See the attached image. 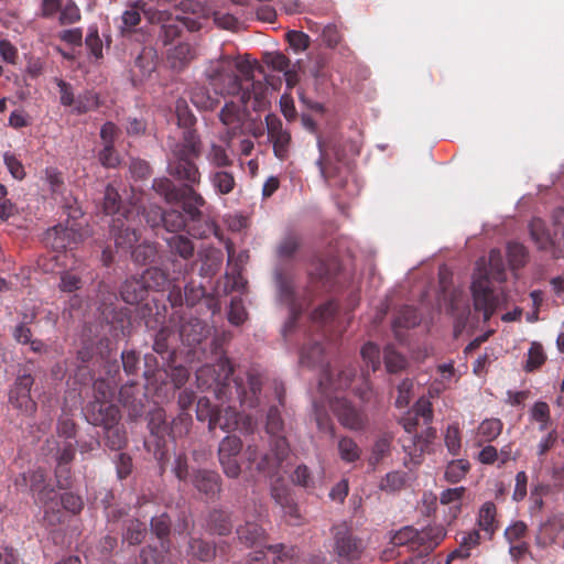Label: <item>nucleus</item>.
I'll return each mask as SVG.
<instances>
[{
    "label": "nucleus",
    "mask_w": 564,
    "mask_h": 564,
    "mask_svg": "<svg viewBox=\"0 0 564 564\" xmlns=\"http://www.w3.org/2000/svg\"><path fill=\"white\" fill-rule=\"evenodd\" d=\"M236 532L238 539L246 545L257 543L263 534L262 528L253 521H247L243 525H239Z\"/></svg>",
    "instance_id": "34"
},
{
    "label": "nucleus",
    "mask_w": 564,
    "mask_h": 564,
    "mask_svg": "<svg viewBox=\"0 0 564 564\" xmlns=\"http://www.w3.org/2000/svg\"><path fill=\"white\" fill-rule=\"evenodd\" d=\"M267 130L268 138L273 144L274 155L279 160H285L289 155V149L291 143L290 132L283 128L281 120L275 117L267 116Z\"/></svg>",
    "instance_id": "15"
},
{
    "label": "nucleus",
    "mask_w": 564,
    "mask_h": 564,
    "mask_svg": "<svg viewBox=\"0 0 564 564\" xmlns=\"http://www.w3.org/2000/svg\"><path fill=\"white\" fill-rule=\"evenodd\" d=\"M274 282L278 300L290 311V321L285 326H291L295 317L307 306L308 301L294 286L293 274L289 270L278 268L274 272Z\"/></svg>",
    "instance_id": "7"
},
{
    "label": "nucleus",
    "mask_w": 564,
    "mask_h": 564,
    "mask_svg": "<svg viewBox=\"0 0 564 564\" xmlns=\"http://www.w3.org/2000/svg\"><path fill=\"white\" fill-rule=\"evenodd\" d=\"M361 357L371 371H376L380 367V351L376 344H365L361 348Z\"/></svg>",
    "instance_id": "56"
},
{
    "label": "nucleus",
    "mask_w": 564,
    "mask_h": 564,
    "mask_svg": "<svg viewBox=\"0 0 564 564\" xmlns=\"http://www.w3.org/2000/svg\"><path fill=\"white\" fill-rule=\"evenodd\" d=\"M530 417L532 421L539 423V430H547L551 423L550 406L546 402L538 401L530 410Z\"/></svg>",
    "instance_id": "41"
},
{
    "label": "nucleus",
    "mask_w": 564,
    "mask_h": 564,
    "mask_svg": "<svg viewBox=\"0 0 564 564\" xmlns=\"http://www.w3.org/2000/svg\"><path fill=\"white\" fill-rule=\"evenodd\" d=\"M300 246V239L295 234H286L278 245L276 252L281 259L291 258Z\"/></svg>",
    "instance_id": "46"
},
{
    "label": "nucleus",
    "mask_w": 564,
    "mask_h": 564,
    "mask_svg": "<svg viewBox=\"0 0 564 564\" xmlns=\"http://www.w3.org/2000/svg\"><path fill=\"white\" fill-rule=\"evenodd\" d=\"M490 279L499 283L507 280L506 264L500 250L492 249L488 258V268L485 259L476 263L471 281L474 308L481 312L484 321H489L496 310L507 301L503 292L495 294L490 286Z\"/></svg>",
    "instance_id": "2"
},
{
    "label": "nucleus",
    "mask_w": 564,
    "mask_h": 564,
    "mask_svg": "<svg viewBox=\"0 0 564 564\" xmlns=\"http://www.w3.org/2000/svg\"><path fill=\"white\" fill-rule=\"evenodd\" d=\"M256 421L249 414H240L234 408L226 406L213 413L209 419V429L219 426L223 431H239L242 434H250L256 429Z\"/></svg>",
    "instance_id": "10"
},
{
    "label": "nucleus",
    "mask_w": 564,
    "mask_h": 564,
    "mask_svg": "<svg viewBox=\"0 0 564 564\" xmlns=\"http://www.w3.org/2000/svg\"><path fill=\"white\" fill-rule=\"evenodd\" d=\"M33 382L34 380L31 375H19L9 391V402L25 415H33L36 411V403L30 393Z\"/></svg>",
    "instance_id": "12"
},
{
    "label": "nucleus",
    "mask_w": 564,
    "mask_h": 564,
    "mask_svg": "<svg viewBox=\"0 0 564 564\" xmlns=\"http://www.w3.org/2000/svg\"><path fill=\"white\" fill-rule=\"evenodd\" d=\"M273 564H294L297 550L292 545L275 544L268 547Z\"/></svg>",
    "instance_id": "29"
},
{
    "label": "nucleus",
    "mask_w": 564,
    "mask_h": 564,
    "mask_svg": "<svg viewBox=\"0 0 564 564\" xmlns=\"http://www.w3.org/2000/svg\"><path fill=\"white\" fill-rule=\"evenodd\" d=\"M384 362L389 372H398L406 365L405 358L397 352L392 346H387L384 348Z\"/></svg>",
    "instance_id": "50"
},
{
    "label": "nucleus",
    "mask_w": 564,
    "mask_h": 564,
    "mask_svg": "<svg viewBox=\"0 0 564 564\" xmlns=\"http://www.w3.org/2000/svg\"><path fill=\"white\" fill-rule=\"evenodd\" d=\"M247 313L242 300L238 296L231 299L228 312V319L234 325H240L245 322Z\"/></svg>",
    "instance_id": "58"
},
{
    "label": "nucleus",
    "mask_w": 564,
    "mask_h": 564,
    "mask_svg": "<svg viewBox=\"0 0 564 564\" xmlns=\"http://www.w3.org/2000/svg\"><path fill=\"white\" fill-rule=\"evenodd\" d=\"M166 243L172 253L187 260L194 254V245L191 239L182 235H173L166 238Z\"/></svg>",
    "instance_id": "30"
},
{
    "label": "nucleus",
    "mask_w": 564,
    "mask_h": 564,
    "mask_svg": "<svg viewBox=\"0 0 564 564\" xmlns=\"http://www.w3.org/2000/svg\"><path fill=\"white\" fill-rule=\"evenodd\" d=\"M470 469V464L466 459H456L448 463L446 466L444 478L451 484L459 482L465 478Z\"/></svg>",
    "instance_id": "36"
},
{
    "label": "nucleus",
    "mask_w": 564,
    "mask_h": 564,
    "mask_svg": "<svg viewBox=\"0 0 564 564\" xmlns=\"http://www.w3.org/2000/svg\"><path fill=\"white\" fill-rule=\"evenodd\" d=\"M497 508L494 502H485L478 513V527L482 530L487 539H491L498 529V522L496 520Z\"/></svg>",
    "instance_id": "21"
},
{
    "label": "nucleus",
    "mask_w": 564,
    "mask_h": 564,
    "mask_svg": "<svg viewBox=\"0 0 564 564\" xmlns=\"http://www.w3.org/2000/svg\"><path fill=\"white\" fill-rule=\"evenodd\" d=\"M300 364L310 368L319 367L323 370V378L318 382L322 393H326V390L348 388L351 383V377L355 376L352 369H346L338 373V378L335 381L332 380L328 376V370L324 368L323 348L318 343L302 349Z\"/></svg>",
    "instance_id": "6"
},
{
    "label": "nucleus",
    "mask_w": 564,
    "mask_h": 564,
    "mask_svg": "<svg viewBox=\"0 0 564 564\" xmlns=\"http://www.w3.org/2000/svg\"><path fill=\"white\" fill-rule=\"evenodd\" d=\"M241 448L242 442L239 437L235 435L226 436L219 444L218 456H238V454L241 452Z\"/></svg>",
    "instance_id": "52"
},
{
    "label": "nucleus",
    "mask_w": 564,
    "mask_h": 564,
    "mask_svg": "<svg viewBox=\"0 0 564 564\" xmlns=\"http://www.w3.org/2000/svg\"><path fill=\"white\" fill-rule=\"evenodd\" d=\"M235 69L246 77L251 74V66L248 62L221 54L218 58L208 62L205 75L214 90L220 95L241 94L240 100L245 105L249 100V93L241 90V80L235 74Z\"/></svg>",
    "instance_id": "4"
},
{
    "label": "nucleus",
    "mask_w": 564,
    "mask_h": 564,
    "mask_svg": "<svg viewBox=\"0 0 564 564\" xmlns=\"http://www.w3.org/2000/svg\"><path fill=\"white\" fill-rule=\"evenodd\" d=\"M181 192L177 203H182L183 212L191 220H199L203 215L202 208L206 205L205 198L189 185H183Z\"/></svg>",
    "instance_id": "19"
},
{
    "label": "nucleus",
    "mask_w": 564,
    "mask_h": 564,
    "mask_svg": "<svg viewBox=\"0 0 564 564\" xmlns=\"http://www.w3.org/2000/svg\"><path fill=\"white\" fill-rule=\"evenodd\" d=\"M333 390H326V393H322L329 408L337 415L343 426L349 430H361L367 422V419L362 412L351 406L350 403L339 397H332Z\"/></svg>",
    "instance_id": "11"
},
{
    "label": "nucleus",
    "mask_w": 564,
    "mask_h": 564,
    "mask_svg": "<svg viewBox=\"0 0 564 564\" xmlns=\"http://www.w3.org/2000/svg\"><path fill=\"white\" fill-rule=\"evenodd\" d=\"M234 383L242 405L254 408L259 404V394L262 386L260 373L256 371H249L246 376V382L242 379H235Z\"/></svg>",
    "instance_id": "14"
},
{
    "label": "nucleus",
    "mask_w": 564,
    "mask_h": 564,
    "mask_svg": "<svg viewBox=\"0 0 564 564\" xmlns=\"http://www.w3.org/2000/svg\"><path fill=\"white\" fill-rule=\"evenodd\" d=\"M446 536V531L442 525H431L417 530L416 545L422 552L433 551Z\"/></svg>",
    "instance_id": "20"
},
{
    "label": "nucleus",
    "mask_w": 564,
    "mask_h": 564,
    "mask_svg": "<svg viewBox=\"0 0 564 564\" xmlns=\"http://www.w3.org/2000/svg\"><path fill=\"white\" fill-rule=\"evenodd\" d=\"M194 486L206 495H214L219 490L218 475L214 471L199 470L193 477Z\"/></svg>",
    "instance_id": "27"
},
{
    "label": "nucleus",
    "mask_w": 564,
    "mask_h": 564,
    "mask_svg": "<svg viewBox=\"0 0 564 564\" xmlns=\"http://www.w3.org/2000/svg\"><path fill=\"white\" fill-rule=\"evenodd\" d=\"M210 525L212 529L219 535H226L230 532L231 529L228 516L218 511L210 516Z\"/></svg>",
    "instance_id": "62"
},
{
    "label": "nucleus",
    "mask_w": 564,
    "mask_h": 564,
    "mask_svg": "<svg viewBox=\"0 0 564 564\" xmlns=\"http://www.w3.org/2000/svg\"><path fill=\"white\" fill-rule=\"evenodd\" d=\"M414 383L410 379H404L398 386V395L395 399V406L399 409H405L409 406L410 401L413 397Z\"/></svg>",
    "instance_id": "53"
},
{
    "label": "nucleus",
    "mask_w": 564,
    "mask_h": 564,
    "mask_svg": "<svg viewBox=\"0 0 564 564\" xmlns=\"http://www.w3.org/2000/svg\"><path fill=\"white\" fill-rule=\"evenodd\" d=\"M207 160L210 164L217 167H226L231 165V160L227 154L226 148L219 144L213 143L207 154Z\"/></svg>",
    "instance_id": "51"
},
{
    "label": "nucleus",
    "mask_w": 564,
    "mask_h": 564,
    "mask_svg": "<svg viewBox=\"0 0 564 564\" xmlns=\"http://www.w3.org/2000/svg\"><path fill=\"white\" fill-rule=\"evenodd\" d=\"M332 532L334 539L333 553L336 555L337 562L339 564H355L362 553L361 540L352 534L351 528L346 522L335 524Z\"/></svg>",
    "instance_id": "8"
},
{
    "label": "nucleus",
    "mask_w": 564,
    "mask_h": 564,
    "mask_svg": "<svg viewBox=\"0 0 564 564\" xmlns=\"http://www.w3.org/2000/svg\"><path fill=\"white\" fill-rule=\"evenodd\" d=\"M87 415L94 425L108 427L116 425L119 421V410L106 401L96 399L87 406Z\"/></svg>",
    "instance_id": "16"
},
{
    "label": "nucleus",
    "mask_w": 564,
    "mask_h": 564,
    "mask_svg": "<svg viewBox=\"0 0 564 564\" xmlns=\"http://www.w3.org/2000/svg\"><path fill=\"white\" fill-rule=\"evenodd\" d=\"M104 209L108 215L117 214L120 209L119 194L117 189L110 185H108L105 191Z\"/></svg>",
    "instance_id": "60"
},
{
    "label": "nucleus",
    "mask_w": 564,
    "mask_h": 564,
    "mask_svg": "<svg viewBox=\"0 0 564 564\" xmlns=\"http://www.w3.org/2000/svg\"><path fill=\"white\" fill-rule=\"evenodd\" d=\"M156 254V247L154 243L144 242L137 246L132 250V257L137 262H150L153 261Z\"/></svg>",
    "instance_id": "59"
},
{
    "label": "nucleus",
    "mask_w": 564,
    "mask_h": 564,
    "mask_svg": "<svg viewBox=\"0 0 564 564\" xmlns=\"http://www.w3.org/2000/svg\"><path fill=\"white\" fill-rule=\"evenodd\" d=\"M546 359L543 347L540 343L533 341L528 351V360L524 369L529 372L541 367Z\"/></svg>",
    "instance_id": "45"
},
{
    "label": "nucleus",
    "mask_w": 564,
    "mask_h": 564,
    "mask_svg": "<svg viewBox=\"0 0 564 564\" xmlns=\"http://www.w3.org/2000/svg\"><path fill=\"white\" fill-rule=\"evenodd\" d=\"M405 484V474L400 471L388 473L380 482V488L386 491L400 490Z\"/></svg>",
    "instance_id": "57"
},
{
    "label": "nucleus",
    "mask_w": 564,
    "mask_h": 564,
    "mask_svg": "<svg viewBox=\"0 0 564 564\" xmlns=\"http://www.w3.org/2000/svg\"><path fill=\"white\" fill-rule=\"evenodd\" d=\"M293 481L305 488H316L323 481V470H319L317 477H314L305 465H300L294 470Z\"/></svg>",
    "instance_id": "37"
},
{
    "label": "nucleus",
    "mask_w": 564,
    "mask_h": 564,
    "mask_svg": "<svg viewBox=\"0 0 564 564\" xmlns=\"http://www.w3.org/2000/svg\"><path fill=\"white\" fill-rule=\"evenodd\" d=\"M192 156H196L193 147L187 144L176 145L173 151V158L169 162L167 170L172 176L184 182V185L193 187L199 184L200 172L193 162Z\"/></svg>",
    "instance_id": "9"
},
{
    "label": "nucleus",
    "mask_w": 564,
    "mask_h": 564,
    "mask_svg": "<svg viewBox=\"0 0 564 564\" xmlns=\"http://www.w3.org/2000/svg\"><path fill=\"white\" fill-rule=\"evenodd\" d=\"M507 257L510 268L516 271L524 267L528 261L527 248L521 243L510 242L507 246Z\"/></svg>",
    "instance_id": "38"
},
{
    "label": "nucleus",
    "mask_w": 564,
    "mask_h": 564,
    "mask_svg": "<svg viewBox=\"0 0 564 564\" xmlns=\"http://www.w3.org/2000/svg\"><path fill=\"white\" fill-rule=\"evenodd\" d=\"M80 224L75 221L67 224L66 226L57 225L48 229L45 235L46 243L55 250L72 249L84 238V234L80 231Z\"/></svg>",
    "instance_id": "13"
},
{
    "label": "nucleus",
    "mask_w": 564,
    "mask_h": 564,
    "mask_svg": "<svg viewBox=\"0 0 564 564\" xmlns=\"http://www.w3.org/2000/svg\"><path fill=\"white\" fill-rule=\"evenodd\" d=\"M45 480V475L42 470L33 471L31 475V489L36 492L37 500L45 506V517H47L50 507L48 502L53 501L56 498V492L52 488H47L46 486H42Z\"/></svg>",
    "instance_id": "23"
},
{
    "label": "nucleus",
    "mask_w": 564,
    "mask_h": 564,
    "mask_svg": "<svg viewBox=\"0 0 564 564\" xmlns=\"http://www.w3.org/2000/svg\"><path fill=\"white\" fill-rule=\"evenodd\" d=\"M135 66L143 76L150 75L156 66L155 51L151 47H144L135 59Z\"/></svg>",
    "instance_id": "43"
},
{
    "label": "nucleus",
    "mask_w": 564,
    "mask_h": 564,
    "mask_svg": "<svg viewBox=\"0 0 564 564\" xmlns=\"http://www.w3.org/2000/svg\"><path fill=\"white\" fill-rule=\"evenodd\" d=\"M170 545L161 541V551L148 546L141 551V564H165Z\"/></svg>",
    "instance_id": "39"
},
{
    "label": "nucleus",
    "mask_w": 564,
    "mask_h": 564,
    "mask_svg": "<svg viewBox=\"0 0 564 564\" xmlns=\"http://www.w3.org/2000/svg\"><path fill=\"white\" fill-rule=\"evenodd\" d=\"M465 487L460 486L445 489L440 495V501L442 505H453L452 510H454V518L460 511V500L465 494Z\"/></svg>",
    "instance_id": "42"
},
{
    "label": "nucleus",
    "mask_w": 564,
    "mask_h": 564,
    "mask_svg": "<svg viewBox=\"0 0 564 564\" xmlns=\"http://www.w3.org/2000/svg\"><path fill=\"white\" fill-rule=\"evenodd\" d=\"M412 412L415 416V420L422 419L425 424L432 421V404L427 399H419L414 404Z\"/></svg>",
    "instance_id": "63"
},
{
    "label": "nucleus",
    "mask_w": 564,
    "mask_h": 564,
    "mask_svg": "<svg viewBox=\"0 0 564 564\" xmlns=\"http://www.w3.org/2000/svg\"><path fill=\"white\" fill-rule=\"evenodd\" d=\"M85 44L94 57L100 58L102 56V42L98 35L96 26L89 28V32L85 39Z\"/></svg>",
    "instance_id": "61"
},
{
    "label": "nucleus",
    "mask_w": 564,
    "mask_h": 564,
    "mask_svg": "<svg viewBox=\"0 0 564 564\" xmlns=\"http://www.w3.org/2000/svg\"><path fill=\"white\" fill-rule=\"evenodd\" d=\"M202 332L203 327L198 322L195 324L185 323L181 326L180 335L188 345H194L202 340Z\"/></svg>",
    "instance_id": "55"
},
{
    "label": "nucleus",
    "mask_w": 564,
    "mask_h": 564,
    "mask_svg": "<svg viewBox=\"0 0 564 564\" xmlns=\"http://www.w3.org/2000/svg\"><path fill=\"white\" fill-rule=\"evenodd\" d=\"M530 235L536 248L553 258H564V208L554 213L552 225L541 218L530 223Z\"/></svg>",
    "instance_id": "5"
},
{
    "label": "nucleus",
    "mask_w": 564,
    "mask_h": 564,
    "mask_svg": "<svg viewBox=\"0 0 564 564\" xmlns=\"http://www.w3.org/2000/svg\"><path fill=\"white\" fill-rule=\"evenodd\" d=\"M219 93L215 90L212 95L208 88L204 86H197L192 90L191 100L198 109L213 110L219 104Z\"/></svg>",
    "instance_id": "25"
},
{
    "label": "nucleus",
    "mask_w": 564,
    "mask_h": 564,
    "mask_svg": "<svg viewBox=\"0 0 564 564\" xmlns=\"http://www.w3.org/2000/svg\"><path fill=\"white\" fill-rule=\"evenodd\" d=\"M265 429L271 437L270 447L272 453H263L257 444L250 443L245 449V458L249 468H254L271 476L278 471L290 452L286 438L282 435L283 421L278 409L269 410Z\"/></svg>",
    "instance_id": "3"
},
{
    "label": "nucleus",
    "mask_w": 564,
    "mask_h": 564,
    "mask_svg": "<svg viewBox=\"0 0 564 564\" xmlns=\"http://www.w3.org/2000/svg\"><path fill=\"white\" fill-rule=\"evenodd\" d=\"M153 189L167 203H177L182 194L183 186H176L171 180L166 177L155 178L152 184Z\"/></svg>",
    "instance_id": "28"
},
{
    "label": "nucleus",
    "mask_w": 564,
    "mask_h": 564,
    "mask_svg": "<svg viewBox=\"0 0 564 564\" xmlns=\"http://www.w3.org/2000/svg\"><path fill=\"white\" fill-rule=\"evenodd\" d=\"M451 313L459 324H464L470 313L468 301L463 291L455 290L449 300Z\"/></svg>",
    "instance_id": "31"
},
{
    "label": "nucleus",
    "mask_w": 564,
    "mask_h": 564,
    "mask_svg": "<svg viewBox=\"0 0 564 564\" xmlns=\"http://www.w3.org/2000/svg\"><path fill=\"white\" fill-rule=\"evenodd\" d=\"M232 367L228 359H219L216 365L203 366L197 370V379L203 380L207 376L213 377V382L218 387L217 395L219 397L223 389L229 388Z\"/></svg>",
    "instance_id": "17"
},
{
    "label": "nucleus",
    "mask_w": 564,
    "mask_h": 564,
    "mask_svg": "<svg viewBox=\"0 0 564 564\" xmlns=\"http://www.w3.org/2000/svg\"><path fill=\"white\" fill-rule=\"evenodd\" d=\"M139 241V235L135 229L127 227L115 235V243L118 249L128 251Z\"/></svg>",
    "instance_id": "44"
},
{
    "label": "nucleus",
    "mask_w": 564,
    "mask_h": 564,
    "mask_svg": "<svg viewBox=\"0 0 564 564\" xmlns=\"http://www.w3.org/2000/svg\"><path fill=\"white\" fill-rule=\"evenodd\" d=\"M189 553L200 561H208L215 555V549L208 542L193 539L189 542Z\"/></svg>",
    "instance_id": "49"
},
{
    "label": "nucleus",
    "mask_w": 564,
    "mask_h": 564,
    "mask_svg": "<svg viewBox=\"0 0 564 564\" xmlns=\"http://www.w3.org/2000/svg\"><path fill=\"white\" fill-rule=\"evenodd\" d=\"M141 12L151 24H159L161 31L159 40L164 44H170L176 39L182 28L189 31H197L203 26L204 20L208 19L209 11L192 0L183 1L175 12L159 10L148 7L143 1H138L121 15L119 29L122 33L131 32L141 21Z\"/></svg>",
    "instance_id": "1"
},
{
    "label": "nucleus",
    "mask_w": 564,
    "mask_h": 564,
    "mask_svg": "<svg viewBox=\"0 0 564 564\" xmlns=\"http://www.w3.org/2000/svg\"><path fill=\"white\" fill-rule=\"evenodd\" d=\"M163 226L171 232H176L185 228L186 219L184 215L176 209L164 213Z\"/></svg>",
    "instance_id": "54"
},
{
    "label": "nucleus",
    "mask_w": 564,
    "mask_h": 564,
    "mask_svg": "<svg viewBox=\"0 0 564 564\" xmlns=\"http://www.w3.org/2000/svg\"><path fill=\"white\" fill-rule=\"evenodd\" d=\"M502 431V423L498 419L484 420L477 431L479 444L482 442H491L497 438Z\"/></svg>",
    "instance_id": "35"
},
{
    "label": "nucleus",
    "mask_w": 564,
    "mask_h": 564,
    "mask_svg": "<svg viewBox=\"0 0 564 564\" xmlns=\"http://www.w3.org/2000/svg\"><path fill=\"white\" fill-rule=\"evenodd\" d=\"M195 48L188 43H180L167 52V62L174 69L184 68L195 58Z\"/></svg>",
    "instance_id": "22"
},
{
    "label": "nucleus",
    "mask_w": 564,
    "mask_h": 564,
    "mask_svg": "<svg viewBox=\"0 0 564 564\" xmlns=\"http://www.w3.org/2000/svg\"><path fill=\"white\" fill-rule=\"evenodd\" d=\"M420 315L412 307H404L392 323V328L397 337H400V329L412 328L420 323Z\"/></svg>",
    "instance_id": "32"
},
{
    "label": "nucleus",
    "mask_w": 564,
    "mask_h": 564,
    "mask_svg": "<svg viewBox=\"0 0 564 564\" xmlns=\"http://www.w3.org/2000/svg\"><path fill=\"white\" fill-rule=\"evenodd\" d=\"M208 180L215 188L216 193L220 195H227L231 193L236 186L234 174L227 171L210 172Z\"/></svg>",
    "instance_id": "26"
},
{
    "label": "nucleus",
    "mask_w": 564,
    "mask_h": 564,
    "mask_svg": "<svg viewBox=\"0 0 564 564\" xmlns=\"http://www.w3.org/2000/svg\"><path fill=\"white\" fill-rule=\"evenodd\" d=\"M390 452V442L388 438L378 440L371 451L369 463L371 465L379 464Z\"/></svg>",
    "instance_id": "64"
},
{
    "label": "nucleus",
    "mask_w": 564,
    "mask_h": 564,
    "mask_svg": "<svg viewBox=\"0 0 564 564\" xmlns=\"http://www.w3.org/2000/svg\"><path fill=\"white\" fill-rule=\"evenodd\" d=\"M416 540L417 530L411 525L403 527L400 530L392 532L390 536V542L393 545H408L412 550H417Z\"/></svg>",
    "instance_id": "33"
},
{
    "label": "nucleus",
    "mask_w": 564,
    "mask_h": 564,
    "mask_svg": "<svg viewBox=\"0 0 564 564\" xmlns=\"http://www.w3.org/2000/svg\"><path fill=\"white\" fill-rule=\"evenodd\" d=\"M145 525L139 520H130L126 532L123 533V540L129 544L134 545L143 541L145 536Z\"/></svg>",
    "instance_id": "47"
},
{
    "label": "nucleus",
    "mask_w": 564,
    "mask_h": 564,
    "mask_svg": "<svg viewBox=\"0 0 564 564\" xmlns=\"http://www.w3.org/2000/svg\"><path fill=\"white\" fill-rule=\"evenodd\" d=\"M243 111L239 105L227 102L219 113L221 123L227 127L225 141L230 147L231 139L240 132L243 124Z\"/></svg>",
    "instance_id": "18"
},
{
    "label": "nucleus",
    "mask_w": 564,
    "mask_h": 564,
    "mask_svg": "<svg viewBox=\"0 0 564 564\" xmlns=\"http://www.w3.org/2000/svg\"><path fill=\"white\" fill-rule=\"evenodd\" d=\"M337 447L340 458L346 463H354L360 458L361 449L350 437H341Z\"/></svg>",
    "instance_id": "40"
},
{
    "label": "nucleus",
    "mask_w": 564,
    "mask_h": 564,
    "mask_svg": "<svg viewBox=\"0 0 564 564\" xmlns=\"http://www.w3.org/2000/svg\"><path fill=\"white\" fill-rule=\"evenodd\" d=\"M145 283L137 278L127 280L121 286V297L128 304H137L142 301L147 294Z\"/></svg>",
    "instance_id": "24"
},
{
    "label": "nucleus",
    "mask_w": 564,
    "mask_h": 564,
    "mask_svg": "<svg viewBox=\"0 0 564 564\" xmlns=\"http://www.w3.org/2000/svg\"><path fill=\"white\" fill-rule=\"evenodd\" d=\"M98 106V97L93 91H85L76 97L73 104V111L76 113H85Z\"/></svg>",
    "instance_id": "48"
}]
</instances>
